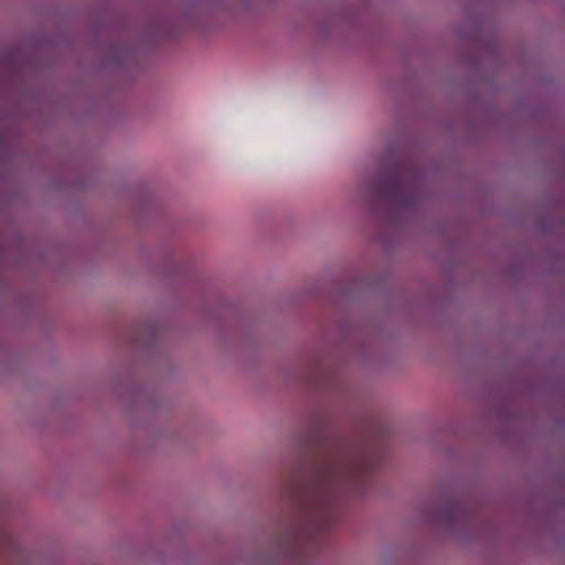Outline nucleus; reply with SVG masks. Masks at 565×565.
Returning a JSON list of instances; mask_svg holds the SVG:
<instances>
[{"mask_svg": "<svg viewBox=\"0 0 565 565\" xmlns=\"http://www.w3.org/2000/svg\"><path fill=\"white\" fill-rule=\"evenodd\" d=\"M375 193L388 201L402 206H411L412 200L405 194V186L401 175L396 171L386 173L376 180L374 184Z\"/></svg>", "mask_w": 565, "mask_h": 565, "instance_id": "obj_2", "label": "nucleus"}, {"mask_svg": "<svg viewBox=\"0 0 565 565\" xmlns=\"http://www.w3.org/2000/svg\"><path fill=\"white\" fill-rule=\"evenodd\" d=\"M376 465L371 456L360 455L323 467L313 488L309 520L292 534V541L300 544L319 537L340 522L347 498L362 492Z\"/></svg>", "mask_w": 565, "mask_h": 565, "instance_id": "obj_1", "label": "nucleus"}]
</instances>
